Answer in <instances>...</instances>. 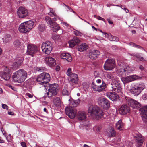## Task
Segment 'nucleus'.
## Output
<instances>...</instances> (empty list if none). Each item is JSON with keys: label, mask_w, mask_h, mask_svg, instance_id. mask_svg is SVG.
<instances>
[{"label": "nucleus", "mask_w": 147, "mask_h": 147, "mask_svg": "<svg viewBox=\"0 0 147 147\" xmlns=\"http://www.w3.org/2000/svg\"><path fill=\"white\" fill-rule=\"evenodd\" d=\"M131 92L134 96H137L140 94L141 91L136 86H134V87L131 89Z\"/></svg>", "instance_id": "c85d7f7f"}, {"label": "nucleus", "mask_w": 147, "mask_h": 147, "mask_svg": "<svg viewBox=\"0 0 147 147\" xmlns=\"http://www.w3.org/2000/svg\"><path fill=\"white\" fill-rule=\"evenodd\" d=\"M108 36L109 40L111 41L116 42L119 41V39L118 37L112 36L111 34H110V35H108Z\"/></svg>", "instance_id": "58836bf2"}, {"label": "nucleus", "mask_w": 147, "mask_h": 147, "mask_svg": "<svg viewBox=\"0 0 147 147\" xmlns=\"http://www.w3.org/2000/svg\"><path fill=\"white\" fill-rule=\"evenodd\" d=\"M115 60L113 59H109L106 61L104 67L106 70H111L115 67Z\"/></svg>", "instance_id": "6e6552de"}, {"label": "nucleus", "mask_w": 147, "mask_h": 147, "mask_svg": "<svg viewBox=\"0 0 147 147\" xmlns=\"http://www.w3.org/2000/svg\"><path fill=\"white\" fill-rule=\"evenodd\" d=\"M29 31L34 26V22L31 20L25 22H24Z\"/></svg>", "instance_id": "cd10ccee"}, {"label": "nucleus", "mask_w": 147, "mask_h": 147, "mask_svg": "<svg viewBox=\"0 0 147 147\" xmlns=\"http://www.w3.org/2000/svg\"><path fill=\"white\" fill-rule=\"evenodd\" d=\"M21 45V42L18 39L15 40L13 42V45L16 48H20Z\"/></svg>", "instance_id": "4c0bfd02"}, {"label": "nucleus", "mask_w": 147, "mask_h": 147, "mask_svg": "<svg viewBox=\"0 0 147 147\" xmlns=\"http://www.w3.org/2000/svg\"><path fill=\"white\" fill-rule=\"evenodd\" d=\"M64 5H65V6H66L68 8V9H69V10L71 12H73L74 13H75V12H74V11L69 6L67 5H66L65 4H64Z\"/></svg>", "instance_id": "13d9d810"}, {"label": "nucleus", "mask_w": 147, "mask_h": 147, "mask_svg": "<svg viewBox=\"0 0 147 147\" xmlns=\"http://www.w3.org/2000/svg\"><path fill=\"white\" fill-rule=\"evenodd\" d=\"M97 84L92 82V88L94 91L100 92L104 90L106 88V84L101 79H98L96 81Z\"/></svg>", "instance_id": "7ed1b4c3"}, {"label": "nucleus", "mask_w": 147, "mask_h": 147, "mask_svg": "<svg viewBox=\"0 0 147 147\" xmlns=\"http://www.w3.org/2000/svg\"><path fill=\"white\" fill-rule=\"evenodd\" d=\"M98 31H99L101 32V33H104V34L105 35V37H107V36H108V34L107 33L103 32L102 31V30L100 29H98Z\"/></svg>", "instance_id": "69168bd1"}, {"label": "nucleus", "mask_w": 147, "mask_h": 147, "mask_svg": "<svg viewBox=\"0 0 147 147\" xmlns=\"http://www.w3.org/2000/svg\"><path fill=\"white\" fill-rule=\"evenodd\" d=\"M101 128V126L100 125H98L94 126L93 127V129L97 132H99Z\"/></svg>", "instance_id": "37998d69"}, {"label": "nucleus", "mask_w": 147, "mask_h": 147, "mask_svg": "<svg viewBox=\"0 0 147 147\" xmlns=\"http://www.w3.org/2000/svg\"><path fill=\"white\" fill-rule=\"evenodd\" d=\"M142 119L144 122H147V114L141 115Z\"/></svg>", "instance_id": "a18cd8bd"}, {"label": "nucleus", "mask_w": 147, "mask_h": 147, "mask_svg": "<svg viewBox=\"0 0 147 147\" xmlns=\"http://www.w3.org/2000/svg\"><path fill=\"white\" fill-rule=\"evenodd\" d=\"M12 39V37L9 34H6L4 37L2 38L3 42L5 44L9 42Z\"/></svg>", "instance_id": "7c9ffc66"}, {"label": "nucleus", "mask_w": 147, "mask_h": 147, "mask_svg": "<svg viewBox=\"0 0 147 147\" xmlns=\"http://www.w3.org/2000/svg\"><path fill=\"white\" fill-rule=\"evenodd\" d=\"M121 89L122 88L121 87V85H120V86H119L118 87V88L116 89V90H115V92H117V93H121Z\"/></svg>", "instance_id": "864d4df0"}, {"label": "nucleus", "mask_w": 147, "mask_h": 147, "mask_svg": "<svg viewBox=\"0 0 147 147\" xmlns=\"http://www.w3.org/2000/svg\"><path fill=\"white\" fill-rule=\"evenodd\" d=\"M50 80V76L49 74L46 72H43L39 75L36 79L37 81L41 84L48 83Z\"/></svg>", "instance_id": "20e7f679"}, {"label": "nucleus", "mask_w": 147, "mask_h": 147, "mask_svg": "<svg viewBox=\"0 0 147 147\" xmlns=\"http://www.w3.org/2000/svg\"><path fill=\"white\" fill-rule=\"evenodd\" d=\"M0 76L5 80L7 81L10 79L11 75L8 73L2 72L0 74Z\"/></svg>", "instance_id": "72a5a7b5"}, {"label": "nucleus", "mask_w": 147, "mask_h": 147, "mask_svg": "<svg viewBox=\"0 0 147 147\" xmlns=\"http://www.w3.org/2000/svg\"><path fill=\"white\" fill-rule=\"evenodd\" d=\"M73 74L71 72V68H69L66 72V74L67 75H68L70 77L71 76L72 74Z\"/></svg>", "instance_id": "49530a36"}, {"label": "nucleus", "mask_w": 147, "mask_h": 147, "mask_svg": "<svg viewBox=\"0 0 147 147\" xmlns=\"http://www.w3.org/2000/svg\"><path fill=\"white\" fill-rule=\"evenodd\" d=\"M131 70L130 67L126 66L122 67L121 66L117 67V73L119 75L121 76L125 75L127 73H129Z\"/></svg>", "instance_id": "f8f14e48"}, {"label": "nucleus", "mask_w": 147, "mask_h": 147, "mask_svg": "<svg viewBox=\"0 0 147 147\" xmlns=\"http://www.w3.org/2000/svg\"><path fill=\"white\" fill-rule=\"evenodd\" d=\"M130 107L126 104L122 105L119 109V112L121 115H125L129 112Z\"/></svg>", "instance_id": "2eb2a0df"}, {"label": "nucleus", "mask_w": 147, "mask_h": 147, "mask_svg": "<svg viewBox=\"0 0 147 147\" xmlns=\"http://www.w3.org/2000/svg\"><path fill=\"white\" fill-rule=\"evenodd\" d=\"M80 101L79 99L77 100H71V101L70 104V107H72L74 108V107H76L79 104Z\"/></svg>", "instance_id": "f704fd0d"}, {"label": "nucleus", "mask_w": 147, "mask_h": 147, "mask_svg": "<svg viewBox=\"0 0 147 147\" xmlns=\"http://www.w3.org/2000/svg\"><path fill=\"white\" fill-rule=\"evenodd\" d=\"M142 98L144 100H146L147 99V94H144L142 96Z\"/></svg>", "instance_id": "e2e57ef3"}, {"label": "nucleus", "mask_w": 147, "mask_h": 147, "mask_svg": "<svg viewBox=\"0 0 147 147\" xmlns=\"http://www.w3.org/2000/svg\"><path fill=\"white\" fill-rule=\"evenodd\" d=\"M109 132L110 133L108 134L109 136L110 137H114L116 135L115 131L112 127H111V128L110 129Z\"/></svg>", "instance_id": "a19ab883"}, {"label": "nucleus", "mask_w": 147, "mask_h": 147, "mask_svg": "<svg viewBox=\"0 0 147 147\" xmlns=\"http://www.w3.org/2000/svg\"><path fill=\"white\" fill-rule=\"evenodd\" d=\"M69 82L71 84L75 85L77 84L78 82V76L77 74H72L71 76L69 77Z\"/></svg>", "instance_id": "aec40b11"}, {"label": "nucleus", "mask_w": 147, "mask_h": 147, "mask_svg": "<svg viewBox=\"0 0 147 147\" xmlns=\"http://www.w3.org/2000/svg\"><path fill=\"white\" fill-rule=\"evenodd\" d=\"M53 103L58 107H60L61 105V102L60 97H56L53 101Z\"/></svg>", "instance_id": "473e14b6"}, {"label": "nucleus", "mask_w": 147, "mask_h": 147, "mask_svg": "<svg viewBox=\"0 0 147 147\" xmlns=\"http://www.w3.org/2000/svg\"><path fill=\"white\" fill-rule=\"evenodd\" d=\"M18 29L20 32L23 33H25L29 32L24 22L20 24Z\"/></svg>", "instance_id": "a878e982"}, {"label": "nucleus", "mask_w": 147, "mask_h": 147, "mask_svg": "<svg viewBox=\"0 0 147 147\" xmlns=\"http://www.w3.org/2000/svg\"><path fill=\"white\" fill-rule=\"evenodd\" d=\"M98 102L99 105L103 107L105 109H108L110 107L109 101L105 98H99Z\"/></svg>", "instance_id": "4468645a"}, {"label": "nucleus", "mask_w": 147, "mask_h": 147, "mask_svg": "<svg viewBox=\"0 0 147 147\" xmlns=\"http://www.w3.org/2000/svg\"><path fill=\"white\" fill-rule=\"evenodd\" d=\"M26 96L30 98H32L33 97V95L29 93H26Z\"/></svg>", "instance_id": "052dcab7"}, {"label": "nucleus", "mask_w": 147, "mask_h": 147, "mask_svg": "<svg viewBox=\"0 0 147 147\" xmlns=\"http://www.w3.org/2000/svg\"><path fill=\"white\" fill-rule=\"evenodd\" d=\"M58 89V85L56 84L49 85L48 92L47 93L48 97H51L57 94Z\"/></svg>", "instance_id": "39448f33"}, {"label": "nucleus", "mask_w": 147, "mask_h": 147, "mask_svg": "<svg viewBox=\"0 0 147 147\" xmlns=\"http://www.w3.org/2000/svg\"><path fill=\"white\" fill-rule=\"evenodd\" d=\"M124 100L129 106L133 108H138L140 107V105L138 102L126 96H124Z\"/></svg>", "instance_id": "0eeeda50"}, {"label": "nucleus", "mask_w": 147, "mask_h": 147, "mask_svg": "<svg viewBox=\"0 0 147 147\" xmlns=\"http://www.w3.org/2000/svg\"><path fill=\"white\" fill-rule=\"evenodd\" d=\"M97 18L99 20H101L104 22H105V21L104 19L103 18H102L101 17L99 16H97Z\"/></svg>", "instance_id": "680f3d73"}, {"label": "nucleus", "mask_w": 147, "mask_h": 147, "mask_svg": "<svg viewBox=\"0 0 147 147\" xmlns=\"http://www.w3.org/2000/svg\"><path fill=\"white\" fill-rule=\"evenodd\" d=\"M27 73L24 70L20 69L14 73L12 78L15 82L21 83L24 81L26 78Z\"/></svg>", "instance_id": "f03ea898"}, {"label": "nucleus", "mask_w": 147, "mask_h": 147, "mask_svg": "<svg viewBox=\"0 0 147 147\" xmlns=\"http://www.w3.org/2000/svg\"><path fill=\"white\" fill-rule=\"evenodd\" d=\"M140 114H147V105L144 106L140 109Z\"/></svg>", "instance_id": "c9c22d12"}, {"label": "nucleus", "mask_w": 147, "mask_h": 147, "mask_svg": "<svg viewBox=\"0 0 147 147\" xmlns=\"http://www.w3.org/2000/svg\"><path fill=\"white\" fill-rule=\"evenodd\" d=\"M134 47H136V48H137L138 49H141L144 50V49H143V48L142 47L140 46L139 45H136L135 44V45H134Z\"/></svg>", "instance_id": "bf43d9fd"}, {"label": "nucleus", "mask_w": 147, "mask_h": 147, "mask_svg": "<svg viewBox=\"0 0 147 147\" xmlns=\"http://www.w3.org/2000/svg\"><path fill=\"white\" fill-rule=\"evenodd\" d=\"M135 56L141 61H145V59L142 57H141L139 55L136 54L135 55Z\"/></svg>", "instance_id": "de8ad7c7"}, {"label": "nucleus", "mask_w": 147, "mask_h": 147, "mask_svg": "<svg viewBox=\"0 0 147 147\" xmlns=\"http://www.w3.org/2000/svg\"><path fill=\"white\" fill-rule=\"evenodd\" d=\"M82 121H83L84 122L83 124L84 125L86 126H88L89 124V122L88 120H86V119L84 120H82Z\"/></svg>", "instance_id": "3c124183"}, {"label": "nucleus", "mask_w": 147, "mask_h": 147, "mask_svg": "<svg viewBox=\"0 0 147 147\" xmlns=\"http://www.w3.org/2000/svg\"><path fill=\"white\" fill-rule=\"evenodd\" d=\"M42 52L45 54L48 55L50 54L52 49H47L46 48L41 47Z\"/></svg>", "instance_id": "e433bc0d"}, {"label": "nucleus", "mask_w": 147, "mask_h": 147, "mask_svg": "<svg viewBox=\"0 0 147 147\" xmlns=\"http://www.w3.org/2000/svg\"><path fill=\"white\" fill-rule=\"evenodd\" d=\"M135 137L136 138V141L138 144L139 146H141L142 144L144 141V138L141 135L138 133L136 135V136H135Z\"/></svg>", "instance_id": "393cba45"}, {"label": "nucleus", "mask_w": 147, "mask_h": 147, "mask_svg": "<svg viewBox=\"0 0 147 147\" xmlns=\"http://www.w3.org/2000/svg\"><path fill=\"white\" fill-rule=\"evenodd\" d=\"M124 124L121 120H119L116 124L115 127L117 129L120 131L123 130L124 129Z\"/></svg>", "instance_id": "bb28decb"}, {"label": "nucleus", "mask_w": 147, "mask_h": 147, "mask_svg": "<svg viewBox=\"0 0 147 147\" xmlns=\"http://www.w3.org/2000/svg\"><path fill=\"white\" fill-rule=\"evenodd\" d=\"M46 68L45 67H39V68H37L36 69V70L40 72H42L44 71H46Z\"/></svg>", "instance_id": "09e8293b"}, {"label": "nucleus", "mask_w": 147, "mask_h": 147, "mask_svg": "<svg viewBox=\"0 0 147 147\" xmlns=\"http://www.w3.org/2000/svg\"><path fill=\"white\" fill-rule=\"evenodd\" d=\"M120 84L117 82H113L108 85L109 88L110 90L112 91L116 90L118 87L120 86Z\"/></svg>", "instance_id": "b1692460"}, {"label": "nucleus", "mask_w": 147, "mask_h": 147, "mask_svg": "<svg viewBox=\"0 0 147 147\" xmlns=\"http://www.w3.org/2000/svg\"><path fill=\"white\" fill-rule=\"evenodd\" d=\"M42 47L46 48L47 49H53V47L51 43L49 41H46L43 42L42 45Z\"/></svg>", "instance_id": "2f4dec72"}, {"label": "nucleus", "mask_w": 147, "mask_h": 147, "mask_svg": "<svg viewBox=\"0 0 147 147\" xmlns=\"http://www.w3.org/2000/svg\"><path fill=\"white\" fill-rule=\"evenodd\" d=\"M45 61L46 64L50 67H52L56 64L55 60L51 57L48 56L45 59Z\"/></svg>", "instance_id": "dca6fc26"}, {"label": "nucleus", "mask_w": 147, "mask_h": 147, "mask_svg": "<svg viewBox=\"0 0 147 147\" xmlns=\"http://www.w3.org/2000/svg\"><path fill=\"white\" fill-rule=\"evenodd\" d=\"M106 96L112 101L116 100L119 97V96L115 92H110L106 93Z\"/></svg>", "instance_id": "6ab92c4d"}, {"label": "nucleus", "mask_w": 147, "mask_h": 147, "mask_svg": "<svg viewBox=\"0 0 147 147\" xmlns=\"http://www.w3.org/2000/svg\"><path fill=\"white\" fill-rule=\"evenodd\" d=\"M80 42V40L78 38L74 37L73 39L68 42L70 47L71 48L74 47L76 44H78Z\"/></svg>", "instance_id": "4be33fe9"}, {"label": "nucleus", "mask_w": 147, "mask_h": 147, "mask_svg": "<svg viewBox=\"0 0 147 147\" xmlns=\"http://www.w3.org/2000/svg\"><path fill=\"white\" fill-rule=\"evenodd\" d=\"M141 78L142 77H140L139 76L133 75L122 77L121 78V80L124 84H125L137 79H141Z\"/></svg>", "instance_id": "1a4fd4ad"}, {"label": "nucleus", "mask_w": 147, "mask_h": 147, "mask_svg": "<svg viewBox=\"0 0 147 147\" xmlns=\"http://www.w3.org/2000/svg\"><path fill=\"white\" fill-rule=\"evenodd\" d=\"M86 113L84 111H79L76 114V116L78 120L80 121L84 120L86 119Z\"/></svg>", "instance_id": "f3484780"}, {"label": "nucleus", "mask_w": 147, "mask_h": 147, "mask_svg": "<svg viewBox=\"0 0 147 147\" xmlns=\"http://www.w3.org/2000/svg\"><path fill=\"white\" fill-rule=\"evenodd\" d=\"M45 21L47 24H49L51 30L55 32H57L60 29L58 25L55 22L52 21L51 19L48 16L45 18Z\"/></svg>", "instance_id": "423d86ee"}, {"label": "nucleus", "mask_w": 147, "mask_h": 147, "mask_svg": "<svg viewBox=\"0 0 147 147\" xmlns=\"http://www.w3.org/2000/svg\"><path fill=\"white\" fill-rule=\"evenodd\" d=\"M112 48L113 50H115L118 49V47L115 45H113L112 46Z\"/></svg>", "instance_id": "0e129e2a"}, {"label": "nucleus", "mask_w": 147, "mask_h": 147, "mask_svg": "<svg viewBox=\"0 0 147 147\" xmlns=\"http://www.w3.org/2000/svg\"><path fill=\"white\" fill-rule=\"evenodd\" d=\"M38 28L39 30L41 32H43L45 29V26L44 24L39 25L38 26Z\"/></svg>", "instance_id": "c03bdc74"}, {"label": "nucleus", "mask_w": 147, "mask_h": 147, "mask_svg": "<svg viewBox=\"0 0 147 147\" xmlns=\"http://www.w3.org/2000/svg\"><path fill=\"white\" fill-rule=\"evenodd\" d=\"M38 51L37 47L34 45L29 44L27 45V53L33 57Z\"/></svg>", "instance_id": "9b49d317"}, {"label": "nucleus", "mask_w": 147, "mask_h": 147, "mask_svg": "<svg viewBox=\"0 0 147 147\" xmlns=\"http://www.w3.org/2000/svg\"><path fill=\"white\" fill-rule=\"evenodd\" d=\"M74 33L76 36H81L82 34V33L80 32L77 30L74 31Z\"/></svg>", "instance_id": "603ef678"}, {"label": "nucleus", "mask_w": 147, "mask_h": 147, "mask_svg": "<svg viewBox=\"0 0 147 147\" xmlns=\"http://www.w3.org/2000/svg\"><path fill=\"white\" fill-rule=\"evenodd\" d=\"M59 36L56 34H53V40H57L59 38Z\"/></svg>", "instance_id": "6e6d98bb"}, {"label": "nucleus", "mask_w": 147, "mask_h": 147, "mask_svg": "<svg viewBox=\"0 0 147 147\" xmlns=\"http://www.w3.org/2000/svg\"><path fill=\"white\" fill-rule=\"evenodd\" d=\"M48 14L51 16L53 17L55 16L56 17H58V16L55 13H48Z\"/></svg>", "instance_id": "5fc2aeb1"}, {"label": "nucleus", "mask_w": 147, "mask_h": 147, "mask_svg": "<svg viewBox=\"0 0 147 147\" xmlns=\"http://www.w3.org/2000/svg\"><path fill=\"white\" fill-rule=\"evenodd\" d=\"M69 91L67 88L64 87L63 89L62 92V94L63 96H68L69 95Z\"/></svg>", "instance_id": "79ce46f5"}, {"label": "nucleus", "mask_w": 147, "mask_h": 147, "mask_svg": "<svg viewBox=\"0 0 147 147\" xmlns=\"http://www.w3.org/2000/svg\"><path fill=\"white\" fill-rule=\"evenodd\" d=\"M49 11H50V12L49 13H55V11L54 10V9L53 8H49Z\"/></svg>", "instance_id": "338daca9"}, {"label": "nucleus", "mask_w": 147, "mask_h": 147, "mask_svg": "<svg viewBox=\"0 0 147 147\" xmlns=\"http://www.w3.org/2000/svg\"><path fill=\"white\" fill-rule=\"evenodd\" d=\"M88 113L92 117L97 119L100 118L103 115L102 110L97 106L95 105H91L89 107Z\"/></svg>", "instance_id": "f257e3e1"}, {"label": "nucleus", "mask_w": 147, "mask_h": 147, "mask_svg": "<svg viewBox=\"0 0 147 147\" xmlns=\"http://www.w3.org/2000/svg\"><path fill=\"white\" fill-rule=\"evenodd\" d=\"M88 48V45L86 43H83L77 47L78 50L80 51H83L87 50Z\"/></svg>", "instance_id": "c756f323"}, {"label": "nucleus", "mask_w": 147, "mask_h": 147, "mask_svg": "<svg viewBox=\"0 0 147 147\" xmlns=\"http://www.w3.org/2000/svg\"><path fill=\"white\" fill-rule=\"evenodd\" d=\"M11 70L7 66H5L4 68V71L2 72H5L9 73L10 71Z\"/></svg>", "instance_id": "8fccbe9b"}, {"label": "nucleus", "mask_w": 147, "mask_h": 147, "mask_svg": "<svg viewBox=\"0 0 147 147\" xmlns=\"http://www.w3.org/2000/svg\"><path fill=\"white\" fill-rule=\"evenodd\" d=\"M2 108L4 109H6L7 110L8 109V107L6 104H3L2 105Z\"/></svg>", "instance_id": "4d7b16f0"}, {"label": "nucleus", "mask_w": 147, "mask_h": 147, "mask_svg": "<svg viewBox=\"0 0 147 147\" xmlns=\"http://www.w3.org/2000/svg\"><path fill=\"white\" fill-rule=\"evenodd\" d=\"M24 59L23 58H19L17 59V61L13 63V67H11L13 70H15L18 68L20 66L22 65Z\"/></svg>", "instance_id": "412c9836"}, {"label": "nucleus", "mask_w": 147, "mask_h": 147, "mask_svg": "<svg viewBox=\"0 0 147 147\" xmlns=\"http://www.w3.org/2000/svg\"><path fill=\"white\" fill-rule=\"evenodd\" d=\"M17 14L19 18H24L28 16V12L25 8L21 6L18 9Z\"/></svg>", "instance_id": "9d476101"}, {"label": "nucleus", "mask_w": 147, "mask_h": 147, "mask_svg": "<svg viewBox=\"0 0 147 147\" xmlns=\"http://www.w3.org/2000/svg\"><path fill=\"white\" fill-rule=\"evenodd\" d=\"M21 146L22 147H26L25 143L24 142H22L21 143Z\"/></svg>", "instance_id": "774afa93"}, {"label": "nucleus", "mask_w": 147, "mask_h": 147, "mask_svg": "<svg viewBox=\"0 0 147 147\" xmlns=\"http://www.w3.org/2000/svg\"><path fill=\"white\" fill-rule=\"evenodd\" d=\"M100 54V53L98 50H94L89 53L88 56L92 59H96Z\"/></svg>", "instance_id": "a211bd4d"}, {"label": "nucleus", "mask_w": 147, "mask_h": 147, "mask_svg": "<svg viewBox=\"0 0 147 147\" xmlns=\"http://www.w3.org/2000/svg\"><path fill=\"white\" fill-rule=\"evenodd\" d=\"M65 112L66 114L71 119H73L75 117L76 111L72 107L69 106L66 108Z\"/></svg>", "instance_id": "ddd939ff"}, {"label": "nucleus", "mask_w": 147, "mask_h": 147, "mask_svg": "<svg viewBox=\"0 0 147 147\" xmlns=\"http://www.w3.org/2000/svg\"><path fill=\"white\" fill-rule=\"evenodd\" d=\"M138 88L142 91L145 87V86L144 83L140 82L139 84H137V86H136Z\"/></svg>", "instance_id": "ea45409f"}, {"label": "nucleus", "mask_w": 147, "mask_h": 147, "mask_svg": "<svg viewBox=\"0 0 147 147\" xmlns=\"http://www.w3.org/2000/svg\"><path fill=\"white\" fill-rule=\"evenodd\" d=\"M60 57L61 59H65L68 62H71L72 60V57L69 53H62L61 54Z\"/></svg>", "instance_id": "5701e85b"}]
</instances>
